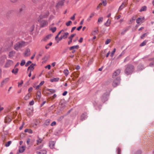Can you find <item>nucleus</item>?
Here are the masks:
<instances>
[{"label": "nucleus", "instance_id": "nucleus-1", "mask_svg": "<svg viewBox=\"0 0 154 154\" xmlns=\"http://www.w3.org/2000/svg\"><path fill=\"white\" fill-rule=\"evenodd\" d=\"M125 72L127 75H131L133 72L134 66L131 64H127L125 66Z\"/></svg>", "mask_w": 154, "mask_h": 154}, {"label": "nucleus", "instance_id": "nucleus-2", "mask_svg": "<svg viewBox=\"0 0 154 154\" xmlns=\"http://www.w3.org/2000/svg\"><path fill=\"white\" fill-rule=\"evenodd\" d=\"M28 44L27 42L23 41L18 42L14 45V49L18 51L19 49L26 45Z\"/></svg>", "mask_w": 154, "mask_h": 154}, {"label": "nucleus", "instance_id": "nucleus-3", "mask_svg": "<svg viewBox=\"0 0 154 154\" xmlns=\"http://www.w3.org/2000/svg\"><path fill=\"white\" fill-rule=\"evenodd\" d=\"M120 77H117L113 81L112 85V86L114 87H116L120 83Z\"/></svg>", "mask_w": 154, "mask_h": 154}, {"label": "nucleus", "instance_id": "nucleus-4", "mask_svg": "<svg viewBox=\"0 0 154 154\" xmlns=\"http://www.w3.org/2000/svg\"><path fill=\"white\" fill-rule=\"evenodd\" d=\"M38 21L40 22V20H38ZM48 24V22L46 20H43L41 21L40 22V27L41 28L45 27L47 26Z\"/></svg>", "mask_w": 154, "mask_h": 154}, {"label": "nucleus", "instance_id": "nucleus-5", "mask_svg": "<svg viewBox=\"0 0 154 154\" xmlns=\"http://www.w3.org/2000/svg\"><path fill=\"white\" fill-rule=\"evenodd\" d=\"M13 63V62L12 60H7V62L5 64L4 67L5 68H8L10 67Z\"/></svg>", "mask_w": 154, "mask_h": 154}, {"label": "nucleus", "instance_id": "nucleus-6", "mask_svg": "<svg viewBox=\"0 0 154 154\" xmlns=\"http://www.w3.org/2000/svg\"><path fill=\"white\" fill-rule=\"evenodd\" d=\"M49 15V11H47L44 14L40 15L39 17L41 19L45 18H47Z\"/></svg>", "mask_w": 154, "mask_h": 154}, {"label": "nucleus", "instance_id": "nucleus-7", "mask_svg": "<svg viewBox=\"0 0 154 154\" xmlns=\"http://www.w3.org/2000/svg\"><path fill=\"white\" fill-rule=\"evenodd\" d=\"M9 78H7L3 79L1 83V87H2L4 85L6 84L9 81Z\"/></svg>", "mask_w": 154, "mask_h": 154}, {"label": "nucleus", "instance_id": "nucleus-8", "mask_svg": "<svg viewBox=\"0 0 154 154\" xmlns=\"http://www.w3.org/2000/svg\"><path fill=\"white\" fill-rule=\"evenodd\" d=\"M121 70L118 69L114 72L112 74V78H114L116 76L119 75L120 73Z\"/></svg>", "mask_w": 154, "mask_h": 154}, {"label": "nucleus", "instance_id": "nucleus-9", "mask_svg": "<svg viewBox=\"0 0 154 154\" xmlns=\"http://www.w3.org/2000/svg\"><path fill=\"white\" fill-rule=\"evenodd\" d=\"M87 113L86 112H84L83 113L81 116V120L82 121L85 120L87 117Z\"/></svg>", "mask_w": 154, "mask_h": 154}, {"label": "nucleus", "instance_id": "nucleus-10", "mask_svg": "<svg viewBox=\"0 0 154 154\" xmlns=\"http://www.w3.org/2000/svg\"><path fill=\"white\" fill-rule=\"evenodd\" d=\"M144 20V17H140L138 18L136 20V23L137 24H139L140 23H142L143 21Z\"/></svg>", "mask_w": 154, "mask_h": 154}, {"label": "nucleus", "instance_id": "nucleus-11", "mask_svg": "<svg viewBox=\"0 0 154 154\" xmlns=\"http://www.w3.org/2000/svg\"><path fill=\"white\" fill-rule=\"evenodd\" d=\"M107 100V97L106 94H104L102 97V100L103 102H105Z\"/></svg>", "mask_w": 154, "mask_h": 154}, {"label": "nucleus", "instance_id": "nucleus-12", "mask_svg": "<svg viewBox=\"0 0 154 154\" xmlns=\"http://www.w3.org/2000/svg\"><path fill=\"white\" fill-rule=\"evenodd\" d=\"M76 35L75 34H72L69 37V39H70V40L68 42V44L70 45V44L72 42V38Z\"/></svg>", "mask_w": 154, "mask_h": 154}, {"label": "nucleus", "instance_id": "nucleus-13", "mask_svg": "<svg viewBox=\"0 0 154 154\" xmlns=\"http://www.w3.org/2000/svg\"><path fill=\"white\" fill-rule=\"evenodd\" d=\"M55 144V141H51L49 142V146L52 149L54 148Z\"/></svg>", "mask_w": 154, "mask_h": 154}, {"label": "nucleus", "instance_id": "nucleus-14", "mask_svg": "<svg viewBox=\"0 0 154 154\" xmlns=\"http://www.w3.org/2000/svg\"><path fill=\"white\" fill-rule=\"evenodd\" d=\"M35 65V64H34L33 63L31 65H30V66H29V67H28V69H27V70H29V69H30V71H32L34 69V66Z\"/></svg>", "mask_w": 154, "mask_h": 154}, {"label": "nucleus", "instance_id": "nucleus-15", "mask_svg": "<svg viewBox=\"0 0 154 154\" xmlns=\"http://www.w3.org/2000/svg\"><path fill=\"white\" fill-rule=\"evenodd\" d=\"M30 54V50L27 48L25 51L24 55L25 56H28Z\"/></svg>", "mask_w": 154, "mask_h": 154}, {"label": "nucleus", "instance_id": "nucleus-16", "mask_svg": "<svg viewBox=\"0 0 154 154\" xmlns=\"http://www.w3.org/2000/svg\"><path fill=\"white\" fill-rule=\"evenodd\" d=\"M95 13L94 12H92L91 14L89 16L88 18L87 19V21L88 22L90 21L92 17L94 15Z\"/></svg>", "mask_w": 154, "mask_h": 154}, {"label": "nucleus", "instance_id": "nucleus-17", "mask_svg": "<svg viewBox=\"0 0 154 154\" xmlns=\"http://www.w3.org/2000/svg\"><path fill=\"white\" fill-rule=\"evenodd\" d=\"M52 35L51 34H49L47 35L45 38H44L43 39V40L44 41H46L48 39H49L51 38V37Z\"/></svg>", "mask_w": 154, "mask_h": 154}, {"label": "nucleus", "instance_id": "nucleus-18", "mask_svg": "<svg viewBox=\"0 0 154 154\" xmlns=\"http://www.w3.org/2000/svg\"><path fill=\"white\" fill-rule=\"evenodd\" d=\"M41 96V92L40 91H38L37 93V98L39 100L40 99Z\"/></svg>", "mask_w": 154, "mask_h": 154}, {"label": "nucleus", "instance_id": "nucleus-19", "mask_svg": "<svg viewBox=\"0 0 154 154\" xmlns=\"http://www.w3.org/2000/svg\"><path fill=\"white\" fill-rule=\"evenodd\" d=\"M19 71V69L17 68H15V69H13L12 70V72L15 75H16L17 74V72H18V71Z\"/></svg>", "mask_w": 154, "mask_h": 154}, {"label": "nucleus", "instance_id": "nucleus-20", "mask_svg": "<svg viewBox=\"0 0 154 154\" xmlns=\"http://www.w3.org/2000/svg\"><path fill=\"white\" fill-rule=\"evenodd\" d=\"M15 52L14 51H12L10 52L9 53V56L10 57H13L14 55L15 54Z\"/></svg>", "mask_w": 154, "mask_h": 154}, {"label": "nucleus", "instance_id": "nucleus-21", "mask_svg": "<svg viewBox=\"0 0 154 154\" xmlns=\"http://www.w3.org/2000/svg\"><path fill=\"white\" fill-rule=\"evenodd\" d=\"M5 57H2L0 58V64H2L4 62Z\"/></svg>", "mask_w": 154, "mask_h": 154}, {"label": "nucleus", "instance_id": "nucleus-22", "mask_svg": "<svg viewBox=\"0 0 154 154\" xmlns=\"http://www.w3.org/2000/svg\"><path fill=\"white\" fill-rule=\"evenodd\" d=\"M69 34V33L68 32H64L63 35L62 36L63 39H66L67 38Z\"/></svg>", "mask_w": 154, "mask_h": 154}, {"label": "nucleus", "instance_id": "nucleus-23", "mask_svg": "<svg viewBox=\"0 0 154 154\" xmlns=\"http://www.w3.org/2000/svg\"><path fill=\"white\" fill-rule=\"evenodd\" d=\"M37 152L39 154H46L47 151L46 150H40V152Z\"/></svg>", "mask_w": 154, "mask_h": 154}, {"label": "nucleus", "instance_id": "nucleus-24", "mask_svg": "<svg viewBox=\"0 0 154 154\" xmlns=\"http://www.w3.org/2000/svg\"><path fill=\"white\" fill-rule=\"evenodd\" d=\"M103 20V17H99L98 20L97 24H100L101 22H102Z\"/></svg>", "mask_w": 154, "mask_h": 154}, {"label": "nucleus", "instance_id": "nucleus-25", "mask_svg": "<svg viewBox=\"0 0 154 154\" xmlns=\"http://www.w3.org/2000/svg\"><path fill=\"white\" fill-rule=\"evenodd\" d=\"M59 78H56L51 79L50 80V81L51 82H57L59 81Z\"/></svg>", "mask_w": 154, "mask_h": 154}, {"label": "nucleus", "instance_id": "nucleus-26", "mask_svg": "<svg viewBox=\"0 0 154 154\" xmlns=\"http://www.w3.org/2000/svg\"><path fill=\"white\" fill-rule=\"evenodd\" d=\"M144 68V66L142 65H139L137 66V69L138 71L142 70Z\"/></svg>", "mask_w": 154, "mask_h": 154}, {"label": "nucleus", "instance_id": "nucleus-27", "mask_svg": "<svg viewBox=\"0 0 154 154\" xmlns=\"http://www.w3.org/2000/svg\"><path fill=\"white\" fill-rule=\"evenodd\" d=\"M110 21L109 19H108L106 23H104V25L107 26H109L110 24Z\"/></svg>", "mask_w": 154, "mask_h": 154}, {"label": "nucleus", "instance_id": "nucleus-28", "mask_svg": "<svg viewBox=\"0 0 154 154\" xmlns=\"http://www.w3.org/2000/svg\"><path fill=\"white\" fill-rule=\"evenodd\" d=\"M79 47V46L78 45H74L70 47L69 50H72L74 49H77Z\"/></svg>", "mask_w": 154, "mask_h": 154}, {"label": "nucleus", "instance_id": "nucleus-29", "mask_svg": "<svg viewBox=\"0 0 154 154\" xmlns=\"http://www.w3.org/2000/svg\"><path fill=\"white\" fill-rule=\"evenodd\" d=\"M146 6H143L140 9L139 11L140 12H142L143 11H146Z\"/></svg>", "mask_w": 154, "mask_h": 154}, {"label": "nucleus", "instance_id": "nucleus-30", "mask_svg": "<svg viewBox=\"0 0 154 154\" xmlns=\"http://www.w3.org/2000/svg\"><path fill=\"white\" fill-rule=\"evenodd\" d=\"M30 96V95L29 94H27V95H26L24 97V99L25 100H28Z\"/></svg>", "mask_w": 154, "mask_h": 154}, {"label": "nucleus", "instance_id": "nucleus-31", "mask_svg": "<svg viewBox=\"0 0 154 154\" xmlns=\"http://www.w3.org/2000/svg\"><path fill=\"white\" fill-rule=\"evenodd\" d=\"M49 94H51L55 93L56 91L55 90L53 89H49Z\"/></svg>", "mask_w": 154, "mask_h": 154}, {"label": "nucleus", "instance_id": "nucleus-32", "mask_svg": "<svg viewBox=\"0 0 154 154\" xmlns=\"http://www.w3.org/2000/svg\"><path fill=\"white\" fill-rule=\"evenodd\" d=\"M128 29V28H126L125 29H124L121 32V34L122 35L124 34L127 31Z\"/></svg>", "mask_w": 154, "mask_h": 154}, {"label": "nucleus", "instance_id": "nucleus-33", "mask_svg": "<svg viewBox=\"0 0 154 154\" xmlns=\"http://www.w3.org/2000/svg\"><path fill=\"white\" fill-rule=\"evenodd\" d=\"M149 34L148 32H146V33L143 34L141 36L140 38L141 39H143L144 37L146 36Z\"/></svg>", "mask_w": 154, "mask_h": 154}, {"label": "nucleus", "instance_id": "nucleus-34", "mask_svg": "<svg viewBox=\"0 0 154 154\" xmlns=\"http://www.w3.org/2000/svg\"><path fill=\"white\" fill-rule=\"evenodd\" d=\"M25 150V149L24 148L23 146L21 147L19 149V151L20 153L23 152Z\"/></svg>", "mask_w": 154, "mask_h": 154}, {"label": "nucleus", "instance_id": "nucleus-35", "mask_svg": "<svg viewBox=\"0 0 154 154\" xmlns=\"http://www.w3.org/2000/svg\"><path fill=\"white\" fill-rule=\"evenodd\" d=\"M147 42V41L146 40L144 41L143 42H142L140 45V46H143L145 45H146V44Z\"/></svg>", "mask_w": 154, "mask_h": 154}, {"label": "nucleus", "instance_id": "nucleus-36", "mask_svg": "<svg viewBox=\"0 0 154 154\" xmlns=\"http://www.w3.org/2000/svg\"><path fill=\"white\" fill-rule=\"evenodd\" d=\"M63 72L66 76H67L69 74V71L67 69H65L63 71Z\"/></svg>", "mask_w": 154, "mask_h": 154}, {"label": "nucleus", "instance_id": "nucleus-37", "mask_svg": "<svg viewBox=\"0 0 154 154\" xmlns=\"http://www.w3.org/2000/svg\"><path fill=\"white\" fill-rule=\"evenodd\" d=\"M25 64V61L24 60H22L21 62L20 65L21 66H23Z\"/></svg>", "mask_w": 154, "mask_h": 154}, {"label": "nucleus", "instance_id": "nucleus-38", "mask_svg": "<svg viewBox=\"0 0 154 154\" xmlns=\"http://www.w3.org/2000/svg\"><path fill=\"white\" fill-rule=\"evenodd\" d=\"M125 5L123 3L120 6L119 8V10H121L123 9L125 7Z\"/></svg>", "mask_w": 154, "mask_h": 154}, {"label": "nucleus", "instance_id": "nucleus-39", "mask_svg": "<svg viewBox=\"0 0 154 154\" xmlns=\"http://www.w3.org/2000/svg\"><path fill=\"white\" fill-rule=\"evenodd\" d=\"M42 141V138H39L37 140L36 142H37V144H38L41 143Z\"/></svg>", "mask_w": 154, "mask_h": 154}, {"label": "nucleus", "instance_id": "nucleus-40", "mask_svg": "<svg viewBox=\"0 0 154 154\" xmlns=\"http://www.w3.org/2000/svg\"><path fill=\"white\" fill-rule=\"evenodd\" d=\"M116 48H114V49L112 51V52L111 53V54H110V56L111 57H112L113 56L116 51Z\"/></svg>", "mask_w": 154, "mask_h": 154}, {"label": "nucleus", "instance_id": "nucleus-41", "mask_svg": "<svg viewBox=\"0 0 154 154\" xmlns=\"http://www.w3.org/2000/svg\"><path fill=\"white\" fill-rule=\"evenodd\" d=\"M98 31V30H94L92 32V34L93 35H95L97 33Z\"/></svg>", "mask_w": 154, "mask_h": 154}, {"label": "nucleus", "instance_id": "nucleus-42", "mask_svg": "<svg viewBox=\"0 0 154 154\" xmlns=\"http://www.w3.org/2000/svg\"><path fill=\"white\" fill-rule=\"evenodd\" d=\"M56 27H54L53 28H51L50 29V30H51L53 32H55L56 30Z\"/></svg>", "mask_w": 154, "mask_h": 154}, {"label": "nucleus", "instance_id": "nucleus-43", "mask_svg": "<svg viewBox=\"0 0 154 154\" xmlns=\"http://www.w3.org/2000/svg\"><path fill=\"white\" fill-rule=\"evenodd\" d=\"M11 143V141H8L6 144H5V146H6V147H8L9 146Z\"/></svg>", "mask_w": 154, "mask_h": 154}, {"label": "nucleus", "instance_id": "nucleus-44", "mask_svg": "<svg viewBox=\"0 0 154 154\" xmlns=\"http://www.w3.org/2000/svg\"><path fill=\"white\" fill-rule=\"evenodd\" d=\"M93 61V59H91L88 62V66H89L92 63Z\"/></svg>", "mask_w": 154, "mask_h": 154}, {"label": "nucleus", "instance_id": "nucleus-45", "mask_svg": "<svg viewBox=\"0 0 154 154\" xmlns=\"http://www.w3.org/2000/svg\"><path fill=\"white\" fill-rule=\"evenodd\" d=\"M50 122V120L49 119H47L46 120L45 122V124L46 125H48Z\"/></svg>", "mask_w": 154, "mask_h": 154}, {"label": "nucleus", "instance_id": "nucleus-46", "mask_svg": "<svg viewBox=\"0 0 154 154\" xmlns=\"http://www.w3.org/2000/svg\"><path fill=\"white\" fill-rule=\"evenodd\" d=\"M72 22L71 21H69L68 22L66 23V25L67 26H69L71 24H72Z\"/></svg>", "mask_w": 154, "mask_h": 154}, {"label": "nucleus", "instance_id": "nucleus-47", "mask_svg": "<svg viewBox=\"0 0 154 154\" xmlns=\"http://www.w3.org/2000/svg\"><path fill=\"white\" fill-rule=\"evenodd\" d=\"M102 2L104 6L106 5L107 4V2L106 0H103Z\"/></svg>", "mask_w": 154, "mask_h": 154}, {"label": "nucleus", "instance_id": "nucleus-48", "mask_svg": "<svg viewBox=\"0 0 154 154\" xmlns=\"http://www.w3.org/2000/svg\"><path fill=\"white\" fill-rule=\"evenodd\" d=\"M31 63L32 62L30 61H28L25 64V66L26 67L28 66L29 65V64Z\"/></svg>", "mask_w": 154, "mask_h": 154}, {"label": "nucleus", "instance_id": "nucleus-49", "mask_svg": "<svg viewBox=\"0 0 154 154\" xmlns=\"http://www.w3.org/2000/svg\"><path fill=\"white\" fill-rule=\"evenodd\" d=\"M110 39H108L105 42V44L107 45L110 42Z\"/></svg>", "mask_w": 154, "mask_h": 154}, {"label": "nucleus", "instance_id": "nucleus-50", "mask_svg": "<svg viewBox=\"0 0 154 154\" xmlns=\"http://www.w3.org/2000/svg\"><path fill=\"white\" fill-rule=\"evenodd\" d=\"M130 60V58L129 57H127L125 59L124 61V62H125L126 61H128Z\"/></svg>", "mask_w": 154, "mask_h": 154}, {"label": "nucleus", "instance_id": "nucleus-51", "mask_svg": "<svg viewBox=\"0 0 154 154\" xmlns=\"http://www.w3.org/2000/svg\"><path fill=\"white\" fill-rule=\"evenodd\" d=\"M149 66L151 67L154 66V60L152 62L150 63L149 64Z\"/></svg>", "mask_w": 154, "mask_h": 154}, {"label": "nucleus", "instance_id": "nucleus-52", "mask_svg": "<svg viewBox=\"0 0 154 154\" xmlns=\"http://www.w3.org/2000/svg\"><path fill=\"white\" fill-rule=\"evenodd\" d=\"M34 101L33 100H32L30 102L29 104L30 105H33L34 104Z\"/></svg>", "mask_w": 154, "mask_h": 154}, {"label": "nucleus", "instance_id": "nucleus-53", "mask_svg": "<svg viewBox=\"0 0 154 154\" xmlns=\"http://www.w3.org/2000/svg\"><path fill=\"white\" fill-rule=\"evenodd\" d=\"M23 83V80H21L20 82H18V86L20 87Z\"/></svg>", "mask_w": 154, "mask_h": 154}, {"label": "nucleus", "instance_id": "nucleus-54", "mask_svg": "<svg viewBox=\"0 0 154 154\" xmlns=\"http://www.w3.org/2000/svg\"><path fill=\"white\" fill-rule=\"evenodd\" d=\"M136 18V16L133 17H132L131 19V20L130 21L131 22V21H132L133 20H135Z\"/></svg>", "mask_w": 154, "mask_h": 154}, {"label": "nucleus", "instance_id": "nucleus-55", "mask_svg": "<svg viewBox=\"0 0 154 154\" xmlns=\"http://www.w3.org/2000/svg\"><path fill=\"white\" fill-rule=\"evenodd\" d=\"M24 8H25L24 6H23V7H22L21 8H20V10H19L20 12H21V11H22L23 10H24Z\"/></svg>", "mask_w": 154, "mask_h": 154}, {"label": "nucleus", "instance_id": "nucleus-56", "mask_svg": "<svg viewBox=\"0 0 154 154\" xmlns=\"http://www.w3.org/2000/svg\"><path fill=\"white\" fill-rule=\"evenodd\" d=\"M6 119L7 120V122H11V119L10 118L8 117Z\"/></svg>", "mask_w": 154, "mask_h": 154}, {"label": "nucleus", "instance_id": "nucleus-57", "mask_svg": "<svg viewBox=\"0 0 154 154\" xmlns=\"http://www.w3.org/2000/svg\"><path fill=\"white\" fill-rule=\"evenodd\" d=\"M63 2L62 1H60L58 2V5H63Z\"/></svg>", "mask_w": 154, "mask_h": 154}, {"label": "nucleus", "instance_id": "nucleus-58", "mask_svg": "<svg viewBox=\"0 0 154 154\" xmlns=\"http://www.w3.org/2000/svg\"><path fill=\"white\" fill-rule=\"evenodd\" d=\"M56 124V122L55 121L53 122L51 124V126H53L55 125Z\"/></svg>", "mask_w": 154, "mask_h": 154}, {"label": "nucleus", "instance_id": "nucleus-59", "mask_svg": "<svg viewBox=\"0 0 154 154\" xmlns=\"http://www.w3.org/2000/svg\"><path fill=\"white\" fill-rule=\"evenodd\" d=\"M51 65H48L45 66V68H48V69H51Z\"/></svg>", "mask_w": 154, "mask_h": 154}, {"label": "nucleus", "instance_id": "nucleus-60", "mask_svg": "<svg viewBox=\"0 0 154 154\" xmlns=\"http://www.w3.org/2000/svg\"><path fill=\"white\" fill-rule=\"evenodd\" d=\"M24 125V122H23V123H22V126H21L19 128V129L20 130H21L23 128V125Z\"/></svg>", "mask_w": 154, "mask_h": 154}, {"label": "nucleus", "instance_id": "nucleus-61", "mask_svg": "<svg viewBox=\"0 0 154 154\" xmlns=\"http://www.w3.org/2000/svg\"><path fill=\"white\" fill-rule=\"evenodd\" d=\"M54 16L52 15H51L50 16L49 19V20H51L54 18Z\"/></svg>", "mask_w": 154, "mask_h": 154}, {"label": "nucleus", "instance_id": "nucleus-62", "mask_svg": "<svg viewBox=\"0 0 154 154\" xmlns=\"http://www.w3.org/2000/svg\"><path fill=\"white\" fill-rule=\"evenodd\" d=\"M30 142V139L29 138H28L26 141V143L28 144L29 145V142Z\"/></svg>", "mask_w": 154, "mask_h": 154}, {"label": "nucleus", "instance_id": "nucleus-63", "mask_svg": "<svg viewBox=\"0 0 154 154\" xmlns=\"http://www.w3.org/2000/svg\"><path fill=\"white\" fill-rule=\"evenodd\" d=\"M83 41V38L81 37L80 38L79 40V42L80 43H82Z\"/></svg>", "mask_w": 154, "mask_h": 154}, {"label": "nucleus", "instance_id": "nucleus-64", "mask_svg": "<svg viewBox=\"0 0 154 154\" xmlns=\"http://www.w3.org/2000/svg\"><path fill=\"white\" fill-rule=\"evenodd\" d=\"M118 154H120L121 150L119 148L117 149Z\"/></svg>", "mask_w": 154, "mask_h": 154}]
</instances>
